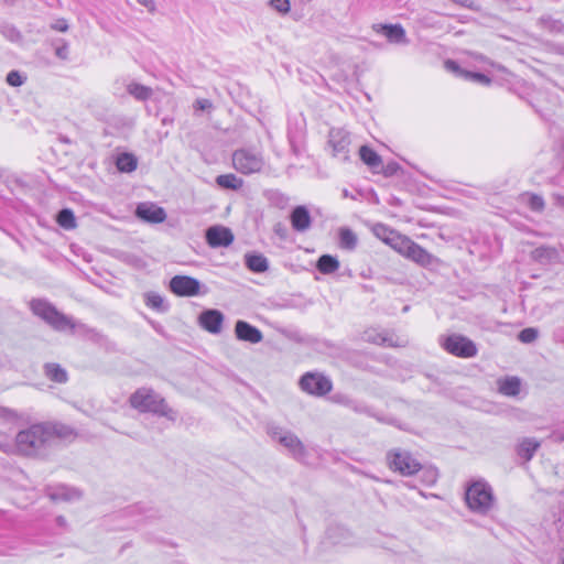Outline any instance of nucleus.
<instances>
[{"instance_id":"47","label":"nucleus","mask_w":564,"mask_h":564,"mask_svg":"<svg viewBox=\"0 0 564 564\" xmlns=\"http://www.w3.org/2000/svg\"><path fill=\"white\" fill-rule=\"evenodd\" d=\"M57 521H58V523H59V524H63V523H64V518L59 517V518L57 519Z\"/></svg>"},{"instance_id":"37","label":"nucleus","mask_w":564,"mask_h":564,"mask_svg":"<svg viewBox=\"0 0 564 564\" xmlns=\"http://www.w3.org/2000/svg\"><path fill=\"white\" fill-rule=\"evenodd\" d=\"M25 82V77H23L18 70H11L7 75V83L10 86L19 87L23 85Z\"/></svg>"},{"instance_id":"32","label":"nucleus","mask_w":564,"mask_h":564,"mask_svg":"<svg viewBox=\"0 0 564 564\" xmlns=\"http://www.w3.org/2000/svg\"><path fill=\"white\" fill-rule=\"evenodd\" d=\"M57 223L64 229H73L76 227V219L70 209H62L57 215Z\"/></svg>"},{"instance_id":"41","label":"nucleus","mask_w":564,"mask_h":564,"mask_svg":"<svg viewBox=\"0 0 564 564\" xmlns=\"http://www.w3.org/2000/svg\"><path fill=\"white\" fill-rule=\"evenodd\" d=\"M212 107V102L208 99H198L195 102V108L198 110H206Z\"/></svg>"},{"instance_id":"6","label":"nucleus","mask_w":564,"mask_h":564,"mask_svg":"<svg viewBox=\"0 0 564 564\" xmlns=\"http://www.w3.org/2000/svg\"><path fill=\"white\" fill-rule=\"evenodd\" d=\"M232 165L237 172L249 175L262 171L264 159L260 151L238 149L232 153Z\"/></svg>"},{"instance_id":"5","label":"nucleus","mask_w":564,"mask_h":564,"mask_svg":"<svg viewBox=\"0 0 564 564\" xmlns=\"http://www.w3.org/2000/svg\"><path fill=\"white\" fill-rule=\"evenodd\" d=\"M33 313L57 330L73 329L75 327L70 317L59 313L53 305L44 300H33L31 302Z\"/></svg>"},{"instance_id":"4","label":"nucleus","mask_w":564,"mask_h":564,"mask_svg":"<svg viewBox=\"0 0 564 564\" xmlns=\"http://www.w3.org/2000/svg\"><path fill=\"white\" fill-rule=\"evenodd\" d=\"M265 430L268 435L273 441L285 447L295 459L300 460L306 456V448L304 444L293 432L285 430L275 423H268Z\"/></svg>"},{"instance_id":"33","label":"nucleus","mask_w":564,"mask_h":564,"mask_svg":"<svg viewBox=\"0 0 564 564\" xmlns=\"http://www.w3.org/2000/svg\"><path fill=\"white\" fill-rule=\"evenodd\" d=\"M555 254V249L550 247H539L532 251V258L538 261L551 260Z\"/></svg>"},{"instance_id":"35","label":"nucleus","mask_w":564,"mask_h":564,"mask_svg":"<svg viewBox=\"0 0 564 564\" xmlns=\"http://www.w3.org/2000/svg\"><path fill=\"white\" fill-rule=\"evenodd\" d=\"M464 78L467 79V80H471V82H475V83H478V84H481V85H485V86H488L491 80L488 76L481 74V73H474V72H464Z\"/></svg>"},{"instance_id":"26","label":"nucleus","mask_w":564,"mask_h":564,"mask_svg":"<svg viewBox=\"0 0 564 564\" xmlns=\"http://www.w3.org/2000/svg\"><path fill=\"white\" fill-rule=\"evenodd\" d=\"M218 186L227 189H240L243 186V181L232 173L221 174L216 177Z\"/></svg>"},{"instance_id":"44","label":"nucleus","mask_w":564,"mask_h":564,"mask_svg":"<svg viewBox=\"0 0 564 564\" xmlns=\"http://www.w3.org/2000/svg\"><path fill=\"white\" fill-rule=\"evenodd\" d=\"M367 340L373 341L376 344H386L388 339L381 335H378L377 337H371L370 334H367Z\"/></svg>"},{"instance_id":"24","label":"nucleus","mask_w":564,"mask_h":564,"mask_svg":"<svg viewBox=\"0 0 564 564\" xmlns=\"http://www.w3.org/2000/svg\"><path fill=\"white\" fill-rule=\"evenodd\" d=\"M245 259L247 268L252 272L262 273L268 270V259L262 254H246Z\"/></svg>"},{"instance_id":"23","label":"nucleus","mask_w":564,"mask_h":564,"mask_svg":"<svg viewBox=\"0 0 564 564\" xmlns=\"http://www.w3.org/2000/svg\"><path fill=\"white\" fill-rule=\"evenodd\" d=\"M127 91L139 101H147L153 96V89L142 84L131 82L127 85Z\"/></svg>"},{"instance_id":"7","label":"nucleus","mask_w":564,"mask_h":564,"mask_svg":"<svg viewBox=\"0 0 564 564\" xmlns=\"http://www.w3.org/2000/svg\"><path fill=\"white\" fill-rule=\"evenodd\" d=\"M387 463L391 470L403 476H412L421 469V464L409 452L401 449L388 452Z\"/></svg>"},{"instance_id":"21","label":"nucleus","mask_w":564,"mask_h":564,"mask_svg":"<svg viewBox=\"0 0 564 564\" xmlns=\"http://www.w3.org/2000/svg\"><path fill=\"white\" fill-rule=\"evenodd\" d=\"M498 390L507 397H516L520 393L521 381L518 377H506L497 381Z\"/></svg>"},{"instance_id":"9","label":"nucleus","mask_w":564,"mask_h":564,"mask_svg":"<svg viewBox=\"0 0 564 564\" xmlns=\"http://www.w3.org/2000/svg\"><path fill=\"white\" fill-rule=\"evenodd\" d=\"M373 231L378 238L390 245L400 254L406 256L410 245L413 242L409 237L398 234L384 225H377Z\"/></svg>"},{"instance_id":"2","label":"nucleus","mask_w":564,"mask_h":564,"mask_svg":"<svg viewBox=\"0 0 564 564\" xmlns=\"http://www.w3.org/2000/svg\"><path fill=\"white\" fill-rule=\"evenodd\" d=\"M130 405L142 413H153L174 421L176 413L171 409L165 400L155 393L152 389L140 388L131 394L129 399Z\"/></svg>"},{"instance_id":"34","label":"nucleus","mask_w":564,"mask_h":564,"mask_svg":"<svg viewBox=\"0 0 564 564\" xmlns=\"http://www.w3.org/2000/svg\"><path fill=\"white\" fill-rule=\"evenodd\" d=\"M539 336V330L536 328H533V327H528V328H524L522 329L519 335H518V338L520 341L524 343V344H530V343H533Z\"/></svg>"},{"instance_id":"11","label":"nucleus","mask_w":564,"mask_h":564,"mask_svg":"<svg viewBox=\"0 0 564 564\" xmlns=\"http://www.w3.org/2000/svg\"><path fill=\"white\" fill-rule=\"evenodd\" d=\"M442 345L446 351L457 357L470 358L477 354L476 345L460 335L448 336Z\"/></svg>"},{"instance_id":"27","label":"nucleus","mask_w":564,"mask_h":564,"mask_svg":"<svg viewBox=\"0 0 564 564\" xmlns=\"http://www.w3.org/2000/svg\"><path fill=\"white\" fill-rule=\"evenodd\" d=\"M361 161L367 164L370 169H377L381 165L382 160L372 149L367 145H362L359 150Z\"/></svg>"},{"instance_id":"36","label":"nucleus","mask_w":564,"mask_h":564,"mask_svg":"<svg viewBox=\"0 0 564 564\" xmlns=\"http://www.w3.org/2000/svg\"><path fill=\"white\" fill-rule=\"evenodd\" d=\"M269 4L281 14H286L291 10L290 0H270Z\"/></svg>"},{"instance_id":"29","label":"nucleus","mask_w":564,"mask_h":564,"mask_svg":"<svg viewBox=\"0 0 564 564\" xmlns=\"http://www.w3.org/2000/svg\"><path fill=\"white\" fill-rule=\"evenodd\" d=\"M45 375L48 379L58 383L67 381V372L57 364H47L45 366Z\"/></svg>"},{"instance_id":"3","label":"nucleus","mask_w":564,"mask_h":564,"mask_svg":"<svg viewBox=\"0 0 564 564\" xmlns=\"http://www.w3.org/2000/svg\"><path fill=\"white\" fill-rule=\"evenodd\" d=\"M465 500L471 511L486 514L495 505L492 488L485 480L473 481L466 488Z\"/></svg>"},{"instance_id":"1","label":"nucleus","mask_w":564,"mask_h":564,"mask_svg":"<svg viewBox=\"0 0 564 564\" xmlns=\"http://www.w3.org/2000/svg\"><path fill=\"white\" fill-rule=\"evenodd\" d=\"M64 430L63 425L32 424L17 434L13 451L28 457L44 456L56 436L66 435Z\"/></svg>"},{"instance_id":"15","label":"nucleus","mask_w":564,"mask_h":564,"mask_svg":"<svg viewBox=\"0 0 564 564\" xmlns=\"http://www.w3.org/2000/svg\"><path fill=\"white\" fill-rule=\"evenodd\" d=\"M199 325L212 334H219L224 323V314L218 310H206L200 313Z\"/></svg>"},{"instance_id":"31","label":"nucleus","mask_w":564,"mask_h":564,"mask_svg":"<svg viewBox=\"0 0 564 564\" xmlns=\"http://www.w3.org/2000/svg\"><path fill=\"white\" fill-rule=\"evenodd\" d=\"M339 243L341 248L352 250L357 245V237L350 229L341 228L339 231Z\"/></svg>"},{"instance_id":"28","label":"nucleus","mask_w":564,"mask_h":564,"mask_svg":"<svg viewBox=\"0 0 564 564\" xmlns=\"http://www.w3.org/2000/svg\"><path fill=\"white\" fill-rule=\"evenodd\" d=\"M144 302L148 307L158 312H166L169 310V305L165 303L163 296L156 292L145 293Z\"/></svg>"},{"instance_id":"43","label":"nucleus","mask_w":564,"mask_h":564,"mask_svg":"<svg viewBox=\"0 0 564 564\" xmlns=\"http://www.w3.org/2000/svg\"><path fill=\"white\" fill-rule=\"evenodd\" d=\"M141 6L145 7L149 11L153 12L155 10L154 0H137Z\"/></svg>"},{"instance_id":"22","label":"nucleus","mask_w":564,"mask_h":564,"mask_svg":"<svg viewBox=\"0 0 564 564\" xmlns=\"http://www.w3.org/2000/svg\"><path fill=\"white\" fill-rule=\"evenodd\" d=\"M48 497L54 501H70L78 499L80 497V492L74 488L57 486L50 489Z\"/></svg>"},{"instance_id":"16","label":"nucleus","mask_w":564,"mask_h":564,"mask_svg":"<svg viewBox=\"0 0 564 564\" xmlns=\"http://www.w3.org/2000/svg\"><path fill=\"white\" fill-rule=\"evenodd\" d=\"M235 334L239 340L251 344H258L263 339L261 330L245 321H237Z\"/></svg>"},{"instance_id":"8","label":"nucleus","mask_w":564,"mask_h":564,"mask_svg":"<svg viewBox=\"0 0 564 564\" xmlns=\"http://www.w3.org/2000/svg\"><path fill=\"white\" fill-rule=\"evenodd\" d=\"M301 389L312 395L323 397L327 394L332 388V381L322 373L306 372L300 380Z\"/></svg>"},{"instance_id":"10","label":"nucleus","mask_w":564,"mask_h":564,"mask_svg":"<svg viewBox=\"0 0 564 564\" xmlns=\"http://www.w3.org/2000/svg\"><path fill=\"white\" fill-rule=\"evenodd\" d=\"M350 137L341 128H333L328 134V147L332 155L340 161H347L349 158Z\"/></svg>"},{"instance_id":"17","label":"nucleus","mask_w":564,"mask_h":564,"mask_svg":"<svg viewBox=\"0 0 564 564\" xmlns=\"http://www.w3.org/2000/svg\"><path fill=\"white\" fill-rule=\"evenodd\" d=\"M373 30L383 34L390 43L406 44L408 39L404 29L400 24H376Z\"/></svg>"},{"instance_id":"14","label":"nucleus","mask_w":564,"mask_h":564,"mask_svg":"<svg viewBox=\"0 0 564 564\" xmlns=\"http://www.w3.org/2000/svg\"><path fill=\"white\" fill-rule=\"evenodd\" d=\"M206 240L212 248L228 247L234 241V235L229 228L213 226L206 231Z\"/></svg>"},{"instance_id":"46","label":"nucleus","mask_w":564,"mask_h":564,"mask_svg":"<svg viewBox=\"0 0 564 564\" xmlns=\"http://www.w3.org/2000/svg\"><path fill=\"white\" fill-rule=\"evenodd\" d=\"M343 196H344L345 198H347V197L354 198V197L349 194V192H348L347 189H344V191H343Z\"/></svg>"},{"instance_id":"12","label":"nucleus","mask_w":564,"mask_h":564,"mask_svg":"<svg viewBox=\"0 0 564 564\" xmlns=\"http://www.w3.org/2000/svg\"><path fill=\"white\" fill-rule=\"evenodd\" d=\"M200 282L188 275H175L170 280V290L177 296H196L200 294Z\"/></svg>"},{"instance_id":"18","label":"nucleus","mask_w":564,"mask_h":564,"mask_svg":"<svg viewBox=\"0 0 564 564\" xmlns=\"http://www.w3.org/2000/svg\"><path fill=\"white\" fill-rule=\"evenodd\" d=\"M290 220H291L292 228L297 232H305L312 226L311 214H310L308 209L303 205L296 206L292 210V213L290 215Z\"/></svg>"},{"instance_id":"25","label":"nucleus","mask_w":564,"mask_h":564,"mask_svg":"<svg viewBox=\"0 0 564 564\" xmlns=\"http://www.w3.org/2000/svg\"><path fill=\"white\" fill-rule=\"evenodd\" d=\"M316 268L323 274H332L339 269V261L330 254H323L318 258Z\"/></svg>"},{"instance_id":"40","label":"nucleus","mask_w":564,"mask_h":564,"mask_svg":"<svg viewBox=\"0 0 564 564\" xmlns=\"http://www.w3.org/2000/svg\"><path fill=\"white\" fill-rule=\"evenodd\" d=\"M0 417L7 421H14L18 419V414L8 408H0Z\"/></svg>"},{"instance_id":"39","label":"nucleus","mask_w":564,"mask_h":564,"mask_svg":"<svg viewBox=\"0 0 564 564\" xmlns=\"http://www.w3.org/2000/svg\"><path fill=\"white\" fill-rule=\"evenodd\" d=\"M444 66H445V68H446L448 72H452V73L456 74L457 76H460V77H463V78H464V74H463V73H464L465 70H464V69H462V68L459 67V65H458L455 61L447 59V61H445Z\"/></svg>"},{"instance_id":"30","label":"nucleus","mask_w":564,"mask_h":564,"mask_svg":"<svg viewBox=\"0 0 564 564\" xmlns=\"http://www.w3.org/2000/svg\"><path fill=\"white\" fill-rule=\"evenodd\" d=\"M117 167L121 172H132L137 169V160L132 154L123 153L117 159Z\"/></svg>"},{"instance_id":"13","label":"nucleus","mask_w":564,"mask_h":564,"mask_svg":"<svg viewBox=\"0 0 564 564\" xmlns=\"http://www.w3.org/2000/svg\"><path fill=\"white\" fill-rule=\"evenodd\" d=\"M135 216L147 223L160 224L165 220L166 213L153 203H141L137 206Z\"/></svg>"},{"instance_id":"45","label":"nucleus","mask_w":564,"mask_h":564,"mask_svg":"<svg viewBox=\"0 0 564 564\" xmlns=\"http://www.w3.org/2000/svg\"><path fill=\"white\" fill-rule=\"evenodd\" d=\"M66 52H67V47L66 46L59 47V48L56 50V55L62 57V58H65Z\"/></svg>"},{"instance_id":"48","label":"nucleus","mask_w":564,"mask_h":564,"mask_svg":"<svg viewBox=\"0 0 564 564\" xmlns=\"http://www.w3.org/2000/svg\"><path fill=\"white\" fill-rule=\"evenodd\" d=\"M381 236H383V237H384V236H389V234H388V232H383V231H381Z\"/></svg>"},{"instance_id":"19","label":"nucleus","mask_w":564,"mask_h":564,"mask_svg":"<svg viewBox=\"0 0 564 564\" xmlns=\"http://www.w3.org/2000/svg\"><path fill=\"white\" fill-rule=\"evenodd\" d=\"M541 446L540 442L533 437H525L521 440L517 446V454L524 462H529L534 456L535 452Z\"/></svg>"},{"instance_id":"38","label":"nucleus","mask_w":564,"mask_h":564,"mask_svg":"<svg viewBox=\"0 0 564 564\" xmlns=\"http://www.w3.org/2000/svg\"><path fill=\"white\" fill-rule=\"evenodd\" d=\"M529 207L534 212H541L544 208V200L539 195H530L528 199Z\"/></svg>"},{"instance_id":"20","label":"nucleus","mask_w":564,"mask_h":564,"mask_svg":"<svg viewBox=\"0 0 564 564\" xmlns=\"http://www.w3.org/2000/svg\"><path fill=\"white\" fill-rule=\"evenodd\" d=\"M406 251L408 253L405 257L421 265H430L433 262V256L414 241L410 245V249Z\"/></svg>"},{"instance_id":"42","label":"nucleus","mask_w":564,"mask_h":564,"mask_svg":"<svg viewBox=\"0 0 564 564\" xmlns=\"http://www.w3.org/2000/svg\"><path fill=\"white\" fill-rule=\"evenodd\" d=\"M53 29L56 30V31H59V32H66L67 29H68V24L65 20H57L54 24H53Z\"/></svg>"}]
</instances>
